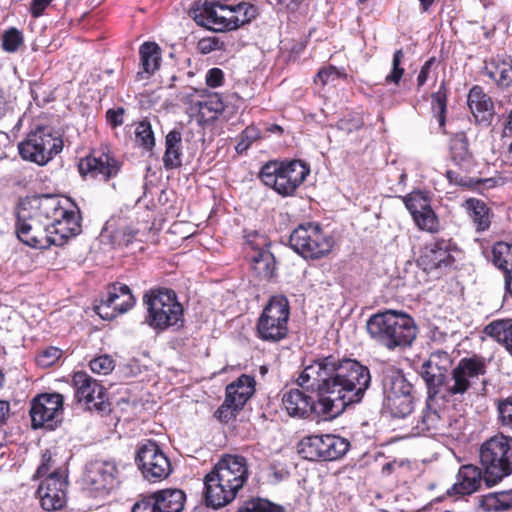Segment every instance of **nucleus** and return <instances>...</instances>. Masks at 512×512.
Listing matches in <instances>:
<instances>
[{"label": "nucleus", "instance_id": "10", "mask_svg": "<svg viewBox=\"0 0 512 512\" xmlns=\"http://www.w3.org/2000/svg\"><path fill=\"white\" fill-rule=\"evenodd\" d=\"M290 305L286 296H271L258 318L257 336L263 341L277 343L288 334Z\"/></svg>", "mask_w": 512, "mask_h": 512}, {"label": "nucleus", "instance_id": "55", "mask_svg": "<svg viewBox=\"0 0 512 512\" xmlns=\"http://www.w3.org/2000/svg\"><path fill=\"white\" fill-rule=\"evenodd\" d=\"M427 360L430 361L431 365L438 367L446 374L452 365L451 355L443 350H436L432 352Z\"/></svg>", "mask_w": 512, "mask_h": 512}, {"label": "nucleus", "instance_id": "35", "mask_svg": "<svg viewBox=\"0 0 512 512\" xmlns=\"http://www.w3.org/2000/svg\"><path fill=\"white\" fill-rule=\"evenodd\" d=\"M479 507L484 512H503L512 508V490L483 495L479 498Z\"/></svg>", "mask_w": 512, "mask_h": 512}, {"label": "nucleus", "instance_id": "40", "mask_svg": "<svg viewBox=\"0 0 512 512\" xmlns=\"http://www.w3.org/2000/svg\"><path fill=\"white\" fill-rule=\"evenodd\" d=\"M232 30L239 28L254 19L257 15V9L254 5L241 2L237 5H229Z\"/></svg>", "mask_w": 512, "mask_h": 512}, {"label": "nucleus", "instance_id": "47", "mask_svg": "<svg viewBox=\"0 0 512 512\" xmlns=\"http://www.w3.org/2000/svg\"><path fill=\"white\" fill-rule=\"evenodd\" d=\"M451 154L456 162H463L469 158L468 141L464 133H457L451 139Z\"/></svg>", "mask_w": 512, "mask_h": 512}, {"label": "nucleus", "instance_id": "5", "mask_svg": "<svg viewBox=\"0 0 512 512\" xmlns=\"http://www.w3.org/2000/svg\"><path fill=\"white\" fill-rule=\"evenodd\" d=\"M310 173V167L301 160L268 161L260 170L263 184L282 197H291Z\"/></svg>", "mask_w": 512, "mask_h": 512}, {"label": "nucleus", "instance_id": "27", "mask_svg": "<svg viewBox=\"0 0 512 512\" xmlns=\"http://www.w3.org/2000/svg\"><path fill=\"white\" fill-rule=\"evenodd\" d=\"M255 380L248 375H241L226 387L227 402L241 409L254 393Z\"/></svg>", "mask_w": 512, "mask_h": 512}, {"label": "nucleus", "instance_id": "31", "mask_svg": "<svg viewBox=\"0 0 512 512\" xmlns=\"http://www.w3.org/2000/svg\"><path fill=\"white\" fill-rule=\"evenodd\" d=\"M327 434H315L304 437L298 444V453L310 461H324Z\"/></svg>", "mask_w": 512, "mask_h": 512}, {"label": "nucleus", "instance_id": "26", "mask_svg": "<svg viewBox=\"0 0 512 512\" xmlns=\"http://www.w3.org/2000/svg\"><path fill=\"white\" fill-rule=\"evenodd\" d=\"M282 405L290 416L305 418L313 410L314 402L299 389H290L282 397Z\"/></svg>", "mask_w": 512, "mask_h": 512}, {"label": "nucleus", "instance_id": "64", "mask_svg": "<svg viewBox=\"0 0 512 512\" xmlns=\"http://www.w3.org/2000/svg\"><path fill=\"white\" fill-rule=\"evenodd\" d=\"M52 1L53 0H33L30 7L32 16L35 18L40 17Z\"/></svg>", "mask_w": 512, "mask_h": 512}, {"label": "nucleus", "instance_id": "37", "mask_svg": "<svg viewBox=\"0 0 512 512\" xmlns=\"http://www.w3.org/2000/svg\"><path fill=\"white\" fill-rule=\"evenodd\" d=\"M486 73L490 79L501 87L512 84V63L510 60L497 57L486 66Z\"/></svg>", "mask_w": 512, "mask_h": 512}, {"label": "nucleus", "instance_id": "13", "mask_svg": "<svg viewBox=\"0 0 512 512\" xmlns=\"http://www.w3.org/2000/svg\"><path fill=\"white\" fill-rule=\"evenodd\" d=\"M486 370L487 362L482 356L472 355L460 359L446 383V394L450 396L464 395L480 376L485 375Z\"/></svg>", "mask_w": 512, "mask_h": 512}, {"label": "nucleus", "instance_id": "54", "mask_svg": "<svg viewBox=\"0 0 512 512\" xmlns=\"http://www.w3.org/2000/svg\"><path fill=\"white\" fill-rule=\"evenodd\" d=\"M346 74L343 70H339L334 66H328L322 68L316 75L314 81L316 84L320 83L321 85H326L328 83H333L339 78H345Z\"/></svg>", "mask_w": 512, "mask_h": 512}, {"label": "nucleus", "instance_id": "60", "mask_svg": "<svg viewBox=\"0 0 512 512\" xmlns=\"http://www.w3.org/2000/svg\"><path fill=\"white\" fill-rule=\"evenodd\" d=\"M224 74L219 68H212L206 73V84L211 88L220 87L223 84Z\"/></svg>", "mask_w": 512, "mask_h": 512}, {"label": "nucleus", "instance_id": "59", "mask_svg": "<svg viewBox=\"0 0 512 512\" xmlns=\"http://www.w3.org/2000/svg\"><path fill=\"white\" fill-rule=\"evenodd\" d=\"M131 512H156L153 494L148 495L137 501Z\"/></svg>", "mask_w": 512, "mask_h": 512}, {"label": "nucleus", "instance_id": "49", "mask_svg": "<svg viewBox=\"0 0 512 512\" xmlns=\"http://www.w3.org/2000/svg\"><path fill=\"white\" fill-rule=\"evenodd\" d=\"M415 224L421 229L428 232H436L438 230V220L431 207L422 210L413 216Z\"/></svg>", "mask_w": 512, "mask_h": 512}, {"label": "nucleus", "instance_id": "46", "mask_svg": "<svg viewBox=\"0 0 512 512\" xmlns=\"http://www.w3.org/2000/svg\"><path fill=\"white\" fill-rule=\"evenodd\" d=\"M403 201L412 217L425 208L431 207L429 198L421 191L411 192L403 198Z\"/></svg>", "mask_w": 512, "mask_h": 512}, {"label": "nucleus", "instance_id": "14", "mask_svg": "<svg viewBox=\"0 0 512 512\" xmlns=\"http://www.w3.org/2000/svg\"><path fill=\"white\" fill-rule=\"evenodd\" d=\"M136 462L145 479L151 482L165 479L171 472V464L156 442L146 440L141 443Z\"/></svg>", "mask_w": 512, "mask_h": 512}, {"label": "nucleus", "instance_id": "52", "mask_svg": "<svg viewBox=\"0 0 512 512\" xmlns=\"http://www.w3.org/2000/svg\"><path fill=\"white\" fill-rule=\"evenodd\" d=\"M23 44V35L16 28H10L3 33L2 48L9 53L16 52Z\"/></svg>", "mask_w": 512, "mask_h": 512}, {"label": "nucleus", "instance_id": "32", "mask_svg": "<svg viewBox=\"0 0 512 512\" xmlns=\"http://www.w3.org/2000/svg\"><path fill=\"white\" fill-rule=\"evenodd\" d=\"M420 374L427 386L428 395L437 396L442 389L446 392V383L449 381L447 374L431 365L430 361L426 360L422 364Z\"/></svg>", "mask_w": 512, "mask_h": 512}, {"label": "nucleus", "instance_id": "61", "mask_svg": "<svg viewBox=\"0 0 512 512\" xmlns=\"http://www.w3.org/2000/svg\"><path fill=\"white\" fill-rule=\"evenodd\" d=\"M221 42L215 38H203L198 42V50L203 54H208L214 50L221 48Z\"/></svg>", "mask_w": 512, "mask_h": 512}, {"label": "nucleus", "instance_id": "2", "mask_svg": "<svg viewBox=\"0 0 512 512\" xmlns=\"http://www.w3.org/2000/svg\"><path fill=\"white\" fill-rule=\"evenodd\" d=\"M248 475L245 457L239 455L222 457L204 478L205 505L218 510L230 504L246 483Z\"/></svg>", "mask_w": 512, "mask_h": 512}, {"label": "nucleus", "instance_id": "15", "mask_svg": "<svg viewBox=\"0 0 512 512\" xmlns=\"http://www.w3.org/2000/svg\"><path fill=\"white\" fill-rule=\"evenodd\" d=\"M83 481L91 491L102 494L109 493L118 484L116 463L110 460H95L88 463Z\"/></svg>", "mask_w": 512, "mask_h": 512}, {"label": "nucleus", "instance_id": "20", "mask_svg": "<svg viewBox=\"0 0 512 512\" xmlns=\"http://www.w3.org/2000/svg\"><path fill=\"white\" fill-rule=\"evenodd\" d=\"M135 304L130 288L121 283L109 287L105 298L95 307L97 314L103 319H113L127 312Z\"/></svg>", "mask_w": 512, "mask_h": 512}, {"label": "nucleus", "instance_id": "39", "mask_svg": "<svg viewBox=\"0 0 512 512\" xmlns=\"http://www.w3.org/2000/svg\"><path fill=\"white\" fill-rule=\"evenodd\" d=\"M196 105L200 121L205 123L214 121L224 110L223 100L218 94L209 95L205 100L198 101Z\"/></svg>", "mask_w": 512, "mask_h": 512}, {"label": "nucleus", "instance_id": "11", "mask_svg": "<svg viewBox=\"0 0 512 512\" xmlns=\"http://www.w3.org/2000/svg\"><path fill=\"white\" fill-rule=\"evenodd\" d=\"M291 248L304 258L318 259L329 253L333 239L316 223L299 225L290 235Z\"/></svg>", "mask_w": 512, "mask_h": 512}, {"label": "nucleus", "instance_id": "23", "mask_svg": "<svg viewBox=\"0 0 512 512\" xmlns=\"http://www.w3.org/2000/svg\"><path fill=\"white\" fill-rule=\"evenodd\" d=\"M449 243L446 241H437L426 248L420 261L426 271L447 268L454 262L453 256L449 251Z\"/></svg>", "mask_w": 512, "mask_h": 512}, {"label": "nucleus", "instance_id": "28", "mask_svg": "<svg viewBox=\"0 0 512 512\" xmlns=\"http://www.w3.org/2000/svg\"><path fill=\"white\" fill-rule=\"evenodd\" d=\"M142 70L137 73L140 79H148L160 67L161 49L155 42H144L139 48Z\"/></svg>", "mask_w": 512, "mask_h": 512}, {"label": "nucleus", "instance_id": "44", "mask_svg": "<svg viewBox=\"0 0 512 512\" xmlns=\"http://www.w3.org/2000/svg\"><path fill=\"white\" fill-rule=\"evenodd\" d=\"M135 142L146 151H152L155 146V137L151 123L148 120H142L136 123Z\"/></svg>", "mask_w": 512, "mask_h": 512}, {"label": "nucleus", "instance_id": "17", "mask_svg": "<svg viewBox=\"0 0 512 512\" xmlns=\"http://www.w3.org/2000/svg\"><path fill=\"white\" fill-rule=\"evenodd\" d=\"M75 399L85 409L103 411L105 409L106 391L94 378L86 372L79 371L73 375Z\"/></svg>", "mask_w": 512, "mask_h": 512}, {"label": "nucleus", "instance_id": "62", "mask_svg": "<svg viewBox=\"0 0 512 512\" xmlns=\"http://www.w3.org/2000/svg\"><path fill=\"white\" fill-rule=\"evenodd\" d=\"M52 467V456L51 453L46 450L42 454V462L41 465L38 467L35 476L40 478L46 475Z\"/></svg>", "mask_w": 512, "mask_h": 512}, {"label": "nucleus", "instance_id": "58", "mask_svg": "<svg viewBox=\"0 0 512 512\" xmlns=\"http://www.w3.org/2000/svg\"><path fill=\"white\" fill-rule=\"evenodd\" d=\"M238 410L240 409L235 408L233 403L227 402L225 398L223 404L216 410L215 417L222 422H228L231 418L236 416Z\"/></svg>", "mask_w": 512, "mask_h": 512}, {"label": "nucleus", "instance_id": "9", "mask_svg": "<svg viewBox=\"0 0 512 512\" xmlns=\"http://www.w3.org/2000/svg\"><path fill=\"white\" fill-rule=\"evenodd\" d=\"M45 200L52 202L54 209L47 214L51 245L62 246L66 241L81 232V216L79 208L63 201L55 195H45Z\"/></svg>", "mask_w": 512, "mask_h": 512}, {"label": "nucleus", "instance_id": "22", "mask_svg": "<svg viewBox=\"0 0 512 512\" xmlns=\"http://www.w3.org/2000/svg\"><path fill=\"white\" fill-rule=\"evenodd\" d=\"M484 481V472L472 464L460 467L457 474V481L448 490V494L470 495L476 492Z\"/></svg>", "mask_w": 512, "mask_h": 512}, {"label": "nucleus", "instance_id": "8", "mask_svg": "<svg viewBox=\"0 0 512 512\" xmlns=\"http://www.w3.org/2000/svg\"><path fill=\"white\" fill-rule=\"evenodd\" d=\"M147 306L146 323L153 329L164 330L182 321V305L173 290H151L143 297Z\"/></svg>", "mask_w": 512, "mask_h": 512}, {"label": "nucleus", "instance_id": "53", "mask_svg": "<svg viewBox=\"0 0 512 512\" xmlns=\"http://www.w3.org/2000/svg\"><path fill=\"white\" fill-rule=\"evenodd\" d=\"M61 355V349L50 346L38 353L36 363L40 367L47 368L55 364L60 359Z\"/></svg>", "mask_w": 512, "mask_h": 512}, {"label": "nucleus", "instance_id": "50", "mask_svg": "<svg viewBox=\"0 0 512 512\" xmlns=\"http://www.w3.org/2000/svg\"><path fill=\"white\" fill-rule=\"evenodd\" d=\"M497 413L500 425L512 430V396L497 401Z\"/></svg>", "mask_w": 512, "mask_h": 512}, {"label": "nucleus", "instance_id": "30", "mask_svg": "<svg viewBox=\"0 0 512 512\" xmlns=\"http://www.w3.org/2000/svg\"><path fill=\"white\" fill-rule=\"evenodd\" d=\"M156 512H181L184 508L185 493L179 489H166L153 493Z\"/></svg>", "mask_w": 512, "mask_h": 512}, {"label": "nucleus", "instance_id": "29", "mask_svg": "<svg viewBox=\"0 0 512 512\" xmlns=\"http://www.w3.org/2000/svg\"><path fill=\"white\" fill-rule=\"evenodd\" d=\"M251 248L250 255L251 266L255 273L261 278H271L275 271V259L273 254L264 248H256L252 240L247 241Z\"/></svg>", "mask_w": 512, "mask_h": 512}, {"label": "nucleus", "instance_id": "18", "mask_svg": "<svg viewBox=\"0 0 512 512\" xmlns=\"http://www.w3.org/2000/svg\"><path fill=\"white\" fill-rule=\"evenodd\" d=\"M119 171L120 163L107 149L94 150L79 163V172L84 177L102 181L115 177Z\"/></svg>", "mask_w": 512, "mask_h": 512}, {"label": "nucleus", "instance_id": "56", "mask_svg": "<svg viewBox=\"0 0 512 512\" xmlns=\"http://www.w3.org/2000/svg\"><path fill=\"white\" fill-rule=\"evenodd\" d=\"M94 373L106 375L114 369V360L108 355L94 358L89 364Z\"/></svg>", "mask_w": 512, "mask_h": 512}, {"label": "nucleus", "instance_id": "33", "mask_svg": "<svg viewBox=\"0 0 512 512\" xmlns=\"http://www.w3.org/2000/svg\"><path fill=\"white\" fill-rule=\"evenodd\" d=\"M464 207L477 232H483L490 227V209L483 201L470 198L465 201Z\"/></svg>", "mask_w": 512, "mask_h": 512}, {"label": "nucleus", "instance_id": "7", "mask_svg": "<svg viewBox=\"0 0 512 512\" xmlns=\"http://www.w3.org/2000/svg\"><path fill=\"white\" fill-rule=\"evenodd\" d=\"M63 149L61 136L49 126H37L18 143L23 160L39 166L46 165Z\"/></svg>", "mask_w": 512, "mask_h": 512}, {"label": "nucleus", "instance_id": "34", "mask_svg": "<svg viewBox=\"0 0 512 512\" xmlns=\"http://www.w3.org/2000/svg\"><path fill=\"white\" fill-rule=\"evenodd\" d=\"M181 133L177 130H172L166 135L165 139V153L163 156V163L166 169H174L181 166Z\"/></svg>", "mask_w": 512, "mask_h": 512}, {"label": "nucleus", "instance_id": "43", "mask_svg": "<svg viewBox=\"0 0 512 512\" xmlns=\"http://www.w3.org/2000/svg\"><path fill=\"white\" fill-rule=\"evenodd\" d=\"M493 264L506 272L512 268V244L497 242L492 248Z\"/></svg>", "mask_w": 512, "mask_h": 512}, {"label": "nucleus", "instance_id": "41", "mask_svg": "<svg viewBox=\"0 0 512 512\" xmlns=\"http://www.w3.org/2000/svg\"><path fill=\"white\" fill-rule=\"evenodd\" d=\"M431 105L439 128L445 132L446 110H447V89L445 82H442L436 92L431 95Z\"/></svg>", "mask_w": 512, "mask_h": 512}, {"label": "nucleus", "instance_id": "25", "mask_svg": "<svg viewBox=\"0 0 512 512\" xmlns=\"http://www.w3.org/2000/svg\"><path fill=\"white\" fill-rule=\"evenodd\" d=\"M411 391L412 385L407 381L400 370L393 366H387L382 369L383 399L410 393Z\"/></svg>", "mask_w": 512, "mask_h": 512}, {"label": "nucleus", "instance_id": "6", "mask_svg": "<svg viewBox=\"0 0 512 512\" xmlns=\"http://www.w3.org/2000/svg\"><path fill=\"white\" fill-rule=\"evenodd\" d=\"M484 469V482L488 487L499 483L512 472V437L502 433L486 440L479 450Z\"/></svg>", "mask_w": 512, "mask_h": 512}, {"label": "nucleus", "instance_id": "48", "mask_svg": "<svg viewBox=\"0 0 512 512\" xmlns=\"http://www.w3.org/2000/svg\"><path fill=\"white\" fill-rule=\"evenodd\" d=\"M403 59L404 53L402 49L396 50L393 54L391 71L385 77V84H394L396 86L399 85L405 72L404 68L402 67Z\"/></svg>", "mask_w": 512, "mask_h": 512}, {"label": "nucleus", "instance_id": "12", "mask_svg": "<svg viewBox=\"0 0 512 512\" xmlns=\"http://www.w3.org/2000/svg\"><path fill=\"white\" fill-rule=\"evenodd\" d=\"M457 424L458 421L452 420L446 409L437 403L436 396L428 395L426 406L413 427V435L453 437Z\"/></svg>", "mask_w": 512, "mask_h": 512}, {"label": "nucleus", "instance_id": "21", "mask_svg": "<svg viewBox=\"0 0 512 512\" xmlns=\"http://www.w3.org/2000/svg\"><path fill=\"white\" fill-rule=\"evenodd\" d=\"M229 5L216 0H206L199 13L195 12V21L212 31L223 32L232 30Z\"/></svg>", "mask_w": 512, "mask_h": 512}, {"label": "nucleus", "instance_id": "16", "mask_svg": "<svg viewBox=\"0 0 512 512\" xmlns=\"http://www.w3.org/2000/svg\"><path fill=\"white\" fill-rule=\"evenodd\" d=\"M63 412V396L58 393L38 395L31 402L30 416L34 428H54Z\"/></svg>", "mask_w": 512, "mask_h": 512}, {"label": "nucleus", "instance_id": "51", "mask_svg": "<svg viewBox=\"0 0 512 512\" xmlns=\"http://www.w3.org/2000/svg\"><path fill=\"white\" fill-rule=\"evenodd\" d=\"M260 130L255 126H248L239 135L238 143L235 146L237 153L242 154L246 152L252 143L260 138Z\"/></svg>", "mask_w": 512, "mask_h": 512}, {"label": "nucleus", "instance_id": "63", "mask_svg": "<svg viewBox=\"0 0 512 512\" xmlns=\"http://www.w3.org/2000/svg\"><path fill=\"white\" fill-rule=\"evenodd\" d=\"M124 109H109L106 113L107 121L113 126L117 127L123 124Z\"/></svg>", "mask_w": 512, "mask_h": 512}, {"label": "nucleus", "instance_id": "38", "mask_svg": "<svg viewBox=\"0 0 512 512\" xmlns=\"http://www.w3.org/2000/svg\"><path fill=\"white\" fill-rule=\"evenodd\" d=\"M383 408L394 418H405L413 411L411 392L383 399Z\"/></svg>", "mask_w": 512, "mask_h": 512}, {"label": "nucleus", "instance_id": "42", "mask_svg": "<svg viewBox=\"0 0 512 512\" xmlns=\"http://www.w3.org/2000/svg\"><path fill=\"white\" fill-rule=\"evenodd\" d=\"M350 448V442L343 437L327 434L324 461H334L343 457Z\"/></svg>", "mask_w": 512, "mask_h": 512}, {"label": "nucleus", "instance_id": "24", "mask_svg": "<svg viewBox=\"0 0 512 512\" xmlns=\"http://www.w3.org/2000/svg\"><path fill=\"white\" fill-rule=\"evenodd\" d=\"M467 103L477 122L488 124L491 121L494 114L493 102L480 86L475 85L470 89Z\"/></svg>", "mask_w": 512, "mask_h": 512}, {"label": "nucleus", "instance_id": "1", "mask_svg": "<svg viewBox=\"0 0 512 512\" xmlns=\"http://www.w3.org/2000/svg\"><path fill=\"white\" fill-rule=\"evenodd\" d=\"M370 382L366 366L332 355L305 362L297 378L300 387L316 395L320 412L331 418L339 416L347 406L361 402Z\"/></svg>", "mask_w": 512, "mask_h": 512}, {"label": "nucleus", "instance_id": "19", "mask_svg": "<svg viewBox=\"0 0 512 512\" xmlns=\"http://www.w3.org/2000/svg\"><path fill=\"white\" fill-rule=\"evenodd\" d=\"M66 485L64 471L56 469L51 472L37 490L42 508L47 511L61 509L66 503Z\"/></svg>", "mask_w": 512, "mask_h": 512}, {"label": "nucleus", "instance_id": "57", "mask_svg": "<svg viewBox=\"0 0 512 512\" xmlns=\"http://www.w3.org/2000/svg\"><path fill=\"white\" fill-rule=\"evenodd\" d=\"M138 234V230L133 227L127 226L117 229L113 234L112 238L118 245H129L133 242Z\"/></svg>", "mask_w": 512, "mask_h": 512}, {"label": "nucleus", "instance_id": "36", "mask_svg": "<svg viewBox=\"0 0 512 512\" xmlns=\"http://www.w3.org/2000/svg\"><path fill=\"white\" fill-rule=\"evenodd\" d=\"M484 333L503 344L512 354V319L492 321L485 326Z\"/></svg>", "mask_w": 512, "mask_h": 512}, {"label": "nucleus", "instance_id": "45", "mask_svg": "<svg viewBox=\"0 0 512 512\" xmlns=\"http://www.w3.org/2000/svg\"><path fill=\"white\" fill-rule=\"evenodd\" d=\"M237 512H285L278 506L266 499L252 498L243 502Z\"/></svg>", "mask_w": 512, "mask_h": 512}, {"label": "nucleus", "instance_id": "4", "mask_svg": "<svg viewBox=\"0 0 512 512\" xmlns=\"http://www.w3.org/2000/svg\"><path fill=\"white\" fill-rule=\"evenodd\" d=\"M367 331L374 341L389 350L410 346L417 335L414 320L394 310L372 315L367 321Z\"/></svg>", "mask_w": 512, "mask_h": 512}, {"label": "nucleus", "instance_id": "3", "mask_svg": "<svg viewBox=\"0 0 512 512\" xmlns=\"http://www.w3.org/2000/svg\"><path fill=\"white\" fill-rule=\"evenodd\" d=\"M52 202L45 200V195L22 201L17 208L15 233L25 245L46 249L51 246V237L47 214L52 212Z\"/></svg>", "mask_w": 512, "mask_h": 512}]
</instances>
